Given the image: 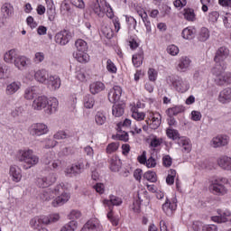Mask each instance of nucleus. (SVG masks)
Masks as SVG:
<instances>
[{"mask_svg": "<svg viewBox=\"0 0 231 231\" xmlns=\"http://www.w3.org/2000/svg\"><path fill=\"white\" fill-rule=\"evenodd\" d=\"M35 97H37V88L30 87L25 89L24 98H26V100H33Z\"/></svg>", "mask_w": 231, "mask_h": 231, "instance_id": "c9c22d12", "label": "nucleus"}, {"mask_svg": "<svg viewBox=\"0 0 231 231\" xmlns=\"http://www.w3.org/2000/svg\"><path fill=\"white\" fill-rule=\"evenodd\" d=\"M102 3H105L106 6V16L109 19H113L115 14H113V9L109 5L106 4L105 0H92L89 3V10L91 14H94V15H97V17H102L104 15V9H102Z\"/></svg>", "mask_w": 231, "mask_h": 231, "instance_id": "f03ea898", "label": "nucleus"}, {"mask_svg": "<svg viewBox=\"0 0 231 231\" xmlns=\"http://www.w3.org/2000/svg\"><path fill=\"white\" fill-rule=\"evenodd\" d=\"M77 226H78L77 221L72 220L68 224H66L65 226H63L60 231H74V230H77Z\"/></svg>", "mask_w": 231, "mask_h": 231, "instance_id": "de8ad7c7", "label": "nucleus"}, {"mask_svg": "<svg viewBox=\"0 0 231 231\" xmlns=\"http://www.w3.org/2000/svg\"><path fill=\"white\" fill-rule=\"evenodd\" d=\"M57 109H59V100L56 97L47 98L45 113L52 115V113H56Z\"/></svg>", "mask_w": 231, "mask_h": 231, "instance_id": "ddd939ff", "label": "nucleus"}, {"mask_svg": "<svg viewBox=\"0 0 231 231\" xmlns=\"http://www.w3.org/2000/svg\"><path fill=\"white\" fill-rule=\"evenodd\" d=\"M48 125L42 123L32 124L29 128V133L32 136H42L48 133Z\"/></svg>", "mask_w": 231, "mask_h": 231, "instance_id": "423d86ee", "label": "nucleus"}, {"mask_svg": "<svg viewBox=\"0 0 231 231\" xmlns=\"http://www.w3.org/2000/svg\"><path fill=\"white\" fill-rule=\"evenodd\" d=\"M148 77H149V80H151V82L156 81V79L158 78V71H156V69H149Z\"/></svg>", "mask_w": 231, "mask_h": 231, "instance_id": "052dcab7", "label": "nucleus"}, {"mask_svg": "<svg viewBox=\"0 0 231 231\" xmlns=\"http://www.w3.org/2000/svg\"><path fill=\"white\" fill-rule=\"evenodd\" d=\"M86 230L100 231L102 230V226L100 225V222L98 221V219L92 218L88 220L81 229V231H86Z\"/></svg>", "mask_w": 231, "mask_h": 231, "instance_id": "4468645a", "label": "nucleus"}, {"mask_svg": "<svg viewBox=\"0 0 231 231\" xmlns=\"http://www.w3.org/2000/svg\"><path fill=\"white\" fill-rule=\"evenodd\" d=\"M230 211H225L223 214H220V216L212 217L211 219L215 223H226V221H228L226 217H230Z\"/></svg>", "mask_w": 231, "mask_h": 231, "instance_id": "72a5a7b5", "label": "nucleus"}, {"mask_svg": "<svg viewBox=\"0 0 231 231\" xmlns=\"http://www.w3.org/2000/svg\"><path fill=\"white\" fill-rule=\"evenodd\" d=\"M176 203V199H173L172 201L166 199L165 203L162 204V210L169 217H172L174 212H176V209L178 208Z\"/></svg>", "mask_w": 231, "mask_h": 231, "instance_id": "6e6552de", "label": "nucleus"}, {"mask_svg": "<svg viewBox=\"0 0 231 231\" xmlns=\"http://www.w3.org/2000/svg\"><path fill=\"white\" fill-rule=\"evenodd\" d=\"M30 62V60L24 56H17V58L14 60V66L18 69H23L28 66V63Z\"/></svg>", "mask_w": 231, "mask_h": 231, "instance_id": "a878e982", "label": "nucleus"}, {"mask_svg": "<svg viewBox=\"0 0 231 231\" xmlns=\"http://www.w3.org/2000/svg\"><path fill=\"white\" fill-rule=\"evenodd\" d=\"M104 205L108 207L109 210L113 212V207H120V205H122V199H120L119 197L111 195L109 197V199L104 200Z\"/></svg>", "mask_w": 231, "mask_h": 231, "instance_id": "f3484780", "label": "nucleus"}, {"mask_svg": "<svg viewBox=\"0 0 231 231\" xmlns=\"http://www.w3.org/2000/svg\"><path fill=\"white\" fill-rule=\"evenodd\" d=\"M37 185H38V187H41L42 189H46L47 187H50V184L48 183V180L46 179V177L38 178Z\"/></svg>", "mask_w": 231, "mask_h": 231, "instance_id": "4d7b16f0", "label": "nucleus"}, {"mask_svg": "<svg viewBox=\"0 0 231 231\" xmlns=\"http://www.w3.org/2000/svg\"><path fill=\"white\" fill-rule=\"evenodd\" d=\"M138 15L143 20L144 26L146 28V33L150 34L152 32V29L151 28V22L149 21V16L147 15V13L143 10L137 11Z\"/></svg>", "mask_w": 231, "mask_h": 231, "instance_id": "5701e85b", "label": "nucleus"}, {"mask_svg": "<svg viewBox=\"0 0 231 231\" xmlns=\"http://www.w3.org/2000/svg\"><path fill=\"white\" fill-rule=\"evenodd\" d=\"M18 89H21V82L14 81L6 86L5 94L6 95H15Z\"/></svg>", "mask_w": 231, "mask_h": 231, "instance_id": "bb28decb", "label": "nucleus"}, {"mask_svg": "<svg viewBox=\"0 0 231 231\" xmlns=\"http://www.w3.org/2000/svg\"><path fill=\"white\" fill-rule=\"evenodd\" d=\"M223 180L220 179H215L211 180V184L209 186V190L213 194H217L218 196H223L226 194V188L221 183Z\"/></svg>", "mask_w": 231, "mask_h": 231, "instance_id": "39448f33", "label": "nucleus"}, {"mask_svg": "<svg viewBox=\"0 0 231 231\" xmlns=\"http://www.w3.org/2000/svg\"><path fill=\"white\" fill-rule=\"evenodd\" d=\"M190 68V59L187 56L181 57L179 60L178 70L185 73Z\"/></svg>", "mask_w": 231, "mask_h": 231, "instance_id": "4be33fe9", "label": "nucleus"}, {"mask_svg": "<svg viewBox=\"0 0 231 231\" xmlns=\"http://www.w3.org/2000/svg\"><path fill=\"white\" fill-rule=\"evenodd\" d=\"M184 18L187 21H194V19H196V14H194V9H184V13H183Z\"/></svg>", "mask_w": 231, "mask_h": 231, "instance_id": "09e8293b", "label": "nucleus"}, {"mask_svg": "<svg viewBox=\"0 0 231 231\" xmlns=\"http://www.w3.org/2000/svg\"><path fill=\"white\" fill-rule=\"evenodd\" d=\"M181 35L183 39H187V40L194 39V35H196V29L192 27H187L183 29Z\"/></svg>", "mask_w": 231, "mask_h": 231, "instance_id": "e433bc0d", "label": "nucleus"}, {"mask_svg": "<svg viewBox=\"0 0 231 231\" xmlns=\"http://www.w3.org/2000/svg\"><path fill=\"white\" fill-rule=\"evenodd\" d=\"M84 172V162L79 161L78 162L72 164V167L66 170L67 174H72V176H78V174H82Z\"/></svg>", "mask_w": 231, "mask_h": 231, "instance_id": "9b49d317", "label": "nucleus"}, {"mask_svg": "<svg viewBox=\"0 0 231 231\" xmlns=\"http://www.w3.org/2000/svg\"><path fill=\"white\" fill-rule=\"evenodd\" d=\"M82 217V213L79 210H72L69 215V219H79Z\"/></svg>", "mask_w": 231, "mask_h": 231, "instance_id": "338daca9", "label": "nucleus"}, {"mask_svg": "<svg viewBox=\"0 0 231 231\" xmlns=\"http://www.w3.org/2000/svg\"><path fill=\"white\" fill-rule=\"evenodd\" d=\"M125 109V104H116L113 106L112 109V114L114 115V116H122V115H124V111Z\"/></svg>", "mask_w": 231, "mask_h": 231, "instance_id": "4c0bfd02", "label": "nucleus"}, {"mask_svg": "<svg viewBox=\"0 0 231 231\" xmlns=\"http://www.w3.org/2000/svg\"><path fill=\"white\" fill-rule=\"evenodd\" d=\"M89 88H90V93H92V95H97V93H100V91H104V89L106 88V86L104 85V83L97 81L90 84Z\"/></svg>", "mask_w": 231, "mask_h": 231, "instance_id": "c756f323", "label": "nucleus"}, {"mask_svg": "<svg viewBox=\"0 0 231 231\" xmlns=\"http://www.w3.org/2000/svg\"><path fill=\"white\" fill-rule=\"evenodd\" d=\"M18 56L19 55H17V52L15 51V50H11L5 54L4 60L8 64H14L15 59H17Z\"/></svg>", "mask_w": 231, "mask_h": 231, "instance_id": "c85d7f7f", "label": "nucleus"}, {"mask_svg": "<svg viewBox=\"0 0 231 231\" xmlns=\"http://www.w3.org/2000/svg\"><path fill=\"white\" fill-rule=\"evenodd\" d=\"M109 163H110V170L113 172H118L120 169H122V161L116 155H114L111 157Z\"/></svg>", "mask_w": 231, "mask_h": 231, "instance_id": "aec40b11", "label": "nucleus"}, {"mask_svg": "<svg viewBox=\"0 0 231 231\" xmlns=\"http://www.w3.org/2000/svg\"><path fill=\"white\" fill-rule=\"evenodd\" d=\"M18 162H23L26 163L23 165L25 170L32 169L33 165H37L39 163V157L33 154V151L27 150V151H20L18 155Z\"/></svg>", "mask_w": 231, "mask_h": 231, "instance_id": "20e7f679", "label": "nucleus"}, {"mask_svg": "<svg viewBox=\"0 0 231 231\" xmlns=\"http://www.w3.org/2000/svg\"><path fill=\"white\" fill-rule=\"evenodd\" d=\"M143 178L144 180H147V181H151L152 183H156L157 181V178H156V172L154 171H146L144 174H143Z\"/></svg>", "mask_w": 231, "mask_h": 231, "instance_id": "8fccbe9b", "label": "nucleus"}, {"mask_svg": "<svg viewBox=\"0 0 231 231\" xmlns=\"http://www.w3.org/2000/svg\"><path fill=\"white\" fill-rule=\"evenodd\" d=\"M230 55V51L226 47H220L214 57V61L216 62V66L221 67L223 66V62Z\"/></svg>", "mask_w": 231, "mask_h": 231, "instance_id": "0eeeda50", "label": "nucleus"}, {"mask_svg": "<svg viewBox=\"0 0 231 231\" xmlns=\"http://www.w3.org/2000/svg\"><path fill=\"white\" fill-rule=\"evenodd\" d=\"M52 192H54V196H58L52 201V207H62V205L68 203V201H69V199L71 198L69 193H68L64 189L63 184L57 185Z\"/></svg>", "mask_w": 231, "mask_h": 231, "instance_id": "7ed1b4c3", "label": "nucleus"}, {"mask_svg": "<svg viewBox=\"0 0 231 231\" xmlns=\"http://www.w3.org/2000/svg\"><path fill=\"white\" fill-rule=\"evenodd\" d=\"M47 85L51 91H55L60 88V78L59 76H51L47 79Z\"/></svg>", "mask_w": 231, "mask_h": 231, "instance_id": "a211bd4d", "label": "nucleus"}, {"mask_svg": "<svg viewBox=\"0 0 231 231\" xmlns=\"http://www.w3.org/2000/svg\"><path fill=\"white\" fill-rule=\"evenodd\" d=\"M60 219L59 214H53L49 217L43 216V225H50L51 223H57Z\"/></svg>", "mask_w": 231, "mask_h": 231, "instance_id": "a19ab883", "label": "nucleus"}, {"mask_svg": "<svg viewBox=\"0 0 231 231\" xmlns=\"http://www.w3.org/2000/svg\"><path fill=\"white\" fill-rule=\"evenodd\" d=\"M210 38V31H208V28L202 27L198 35V40L200 41V42H205L206 41H208Z\"/></svg>", "mask_w": 231, "mask_h": 231, "instance_id": "2f4dec72", "label": "nucleus"}, {"mask_svg": "<svg viewBox=\"0 0 231 231\" xmlns=\"http://www.w3.org/2000/svg\"><path fill=\"white\" fill-rule=\"evenodd\" d=\"M131 126V120L130 119H125L123 123L117 124V131H122L125 127Z\"/></svg>", "mask_w": 231, "mask_h": 231, "instance_id": "0e129e2a", "label": "nucleus"}, {"mask_svg": "<svg viewBox=\"0 0 231 231\" xmlns=\"http://www.w3.org/2000/svg\"><path fill=\"white\" fill-rule=\"evenodd\" d=\"M132 62L135 68H140L143 63V51H139L138 53L133 55Z\"/></svg>", "mask_w": 231, "mask_h": 231, "instance_id": "cd10ccee", "label": "nucleus"}, {"mask_svg": "<svg viewBox=\"0 0 231 231\" xmlns=\"http://www.w3.org/2000/svg\"><path fill=\"white\" fill-rule=\"evenodd\" d=\"M10 174L13 177V180L18 183V181H21V178H23V175H21V169L11 166L10 167Z\"/></svg>", "mask_w": 231, "mask_h": 231, "instance_id": "473e14b6", "label": "nucleus"}, {"mask_svg": "<svg viewBox=\"0 0 231 231\" xmlns=\"http://www.w3.org/2000/svg\"><path fill=\"white\" fill-rule=\"evenodd\" d=\"M34 79L38 82H41L42 84H44L46 80H48V71L46 69H41L35 72Z\"/></svg>", "mask_w": 231, "mask_h": 231, "instance_id": "7c9ffc66", "label": "nucleus"}, {"mask_svg": "<svg viewBox=\"0 0 231 231\" xmlns=\"http://www.w3.org/2000/svg\"><path fill=\"white\" fill-rule=\"evenodd\" d=\"M70 10H71V7L69 6V4L66 1L62 2L60 5L61 14H63V15H66V14H68V12H69Z\"/></svg>", "mask_w": 231, "mask_h": 231, "instance_id": "e2e57ef3", "label": "nucleus"}, {"mask_svg": "<svg viewBox=\"0 0 231 231\" xmlns=\"http://www.w3.org/2000/svg\"><path fill=\"white\" fill-rule=\"evenodd\" d=\"M122 97V88L119 86H115L108 93V100L112 104H116L120 97Z\"/></svg>", "mask_w": 231, "mask_h": 231, "instance_id": "f8f14e48", "label": "nucleus"}, {"mask_svg": "<svg viewBox=\"0 0 231 231\" xmlns=\"http://www.w3.org/2000/svg\"><path fill=\"white\" fill-rule=\"evenodd\" d=\"M75 46L79 52L88 51V42L86 41L79 39L75 42Z\"/></svg>", "mask_w": 231, "mask_h": 231, "instance_id": "ea45409f", "label": "nucleus"}, {"mask_svg": "<svg viewBox=\"0 0 231 231\" xmlns=\"http://www.w3.org/2000/svg\"><path fill=\"white\" fill-rule=\"evenodd\" d=\"M95 120L97 125H104L107 118L106 117V114H104V112H97L95 116Z\"/></svg>", "mask_w": 231, "mask_h": 231, "instance_id": "c03bdc74", "label": "nucleus"}, {"mask_svg": "<svg viewBox=\"0 0 231 231\" xmlns=\"http://www.w3.org/2000/svg\"><path fill=\"white\" fill-rule=\"evenodd\" d=\"M71 39V32L69 31H61L55 35V42L60 46H66Z\"/></svg>", "mask_w": 231, "mask_h": 231, "instance_id": "1a4fd4ad", "label": "nucleus"}, {"mask_svg": "<svg viewBox=\"0 0 231 231\" xmlns=\"http://www.w3.org/2000/svg\"><path fill=\"white\" fill-rule=\"evenodd\" d=\"M218 102H221V104L231 102V88H226L220 91L218 95Z\"/></svg>", "mask_w": 231, "mask_h": 231, "instance_id": "6ab92c4d", "label": "nucleus"}, {"mask_svg": "<svg viewBox=\"0 0 231 231\" xmlns=\"http://www.w3.org/2000/svg\"><path fill=\"white\" fill-rule=\"evenodd\" d=\"M55 158V154L51 152H47L43 158H42V162L44 165H51V163L53 162V159Z\"/></svg>", "mask_w": 231, "mask_h": 231, "instance_id": "3c124183", "label": "nucleus"}, {"mask_svg": "<svg viewBox=\"0 0 231 231\" xmlns=\"http://www.w3.org/2000/svg\"><path fill=\"white\" fill-rule=\"evenodd\" d=\"M177 143L182 147L183 152H190L192 151V143H190V139L187 137L179 138Z\"/></svg>", "mask_w": 231, "mask_h": 231, "instance_id": "412c9836", "label": "nucleus"}, {"mask_svg": "<svg viewBox=\"0 0 231 231\" xmlns=\"http://www.w3.org/2000/svg\"><path fill=\"white\" fill-rule=\"evenodd\" d=\"M223 71H225V68H223V66H215L213 69V75L216 77L215 84H217V86H226Z\"/></svg>", "mask_w": 231, "mask_h": 231, "instance_id": "9d476101", "label": "nucleus"}, {"mask_svg": "<svg viewBox=\"0 0 231 231\" xmlns=\"http://www.w3.org/2000/svg\"><path fill=\"white\" fill-rule=\"evenodd\" d=\"M183 111H185L183 106H177L172 108H169L168 116H176L177 115H180V113H183Z\"/></svg>", "mask_w": 231, "mask_h": 231, "instance_id": "79ce46f5", "label": "nucleus"}, {"mask_svg": "<svg viewBox=\"0 0 231 231\" xmlns=\"http://www.w3.org/2000/svg\"><path fill=\"white\" fill-rule=\"evenodd\" d=\"M167 52L174 57L180 53V49L176 45H170L167 47Z\"/></svg>", "mask_w": 231, "mask_h": 231, "instance_id": "bf43d9fd", "label": "nucleus"}, {"mask_svg": "<svg viewBox=\"0 0 231 231\" xmlns=\"http://www.w3.org/2000/svg\"><path fill=\"white\" fill-rule=\"evenodd\" d=\"M106 69L110 73H116V66H115V63H113V61H111V60H107V61H106Z\"/></svg>", "mask_w": 231, "mask_h": 231, "instance_id": "69168bd1", "label": "nucleus"}, {"mask_svg": "<svg viewBox=\"0 0 231 231\" xmlns=\"http://www.w3.org/2000/svg\"><path fill=\"white\" fill-rule=\"evenodd\" d=\"M147 125H149L150 129H158L162 124V116L159 114L156 116L152 117V119L146 120Z\"/></svg>", "mask_w": 231, "mask_h": 231, "instance_id": "393cba45", "label": "nucleus"}, {"mask_svg": "<svg viewBox=\"0 0 231 231\" xmlns=\"http://www.w3.org/2000/svg\"><path fill=\"white\" fill-rule=\"evenodd\" d=\"M166 134L169 138H171V140H180V133H178L175 129L168 128L166 131Z\"/></svg>", "mask_w": 231, "mask_h": 231, "instance_id": "603ef678", "label": "nucleus"}, {"mask_svg": "<svg viewBox=\"0 0 231 231\" xmlns=\"http://www.w3.org/2000/svg\"><path fill=\"white\" fill-rule=\"evenodd\" d=\"M53 194H55V192H53V189H47L46 191H43L40 194V199H42V201H50L51 198H54Z\"/></svg>", "mask_w": 231, "mask_h": 231, "instance_id": "37998d69", "label": "nucleus"}, {"mask_svg": "<svg viewBox=\"0 0 231 231\" xmlns=\"http://www.w3.org/2000/svg\"><path fill=\"white\" fill-rule=\"evenodd\" d=\"M46 104H48V97L45 96H40L33 100L32 109L42 111V109H46Z\"/></svg>", "mask_w": 231, "mask_h": 231, "instance_id": "2eb2a0df", "label": "nucleus"}, {"mask_svg": "<svg viewBox=\"0 0 231 231\" xmlns=\"http://www.w3.org/2000/svg\"><path fill=\"white\" fill-rule=\"evenodd\" d=\"M2 13L5 17H10L14 14V7L10 4H5L2 6Z\"/></svg>", "mask_w": 231, "mask_h": 231, "instance_id": "49530a36", "label": "nucleus"}, {"mask_svg": "<svg viewBox=\"0 0 231 231\" xmlns=\"http://www.w3.org/2000/svg\"><path fill=\"white\" fill-rule=\"evenodd\" d=\"M95 106V98L92 96L87 95L84 97V106L87 109H91Z\"/></svg>", "mask_w": 231, "mask_h": 231, "instance_id": "a18cd8bd", "label": "nucleus"}, {"mask_svg": "<svg viewBox=\"0 0 231 231\" xmlns=\"http://www.w3.org/2000/svg\"><path fill=\"white\" fill-rule=\"evenodd\" d=\"M76 79L80 82H86L89 79V72L86 69H80L76 71Z\"/></svg>", "mask_w": 231, "mask_h": 231, "instance_id": "f704fd0d", "label": "nucleus"}, {"mask_svg": "<svg viewBox=\"0 0 231 231\" xmlns=\"http://www.w3.org/2000/svg\"><path fill=\"white\" fill-rule=\"evenodd\" d=\"M118 147H120V144L118 143H111L106 147V152L107 154H111L118 150Z\"/></svg>", "mask_w": 231, "mask_h": 231, "instance_id": "13d9d810", "label": "nucleus"}, {"mask_svg": "<svg viewBox=\"0 0 231 231\" xmlns=\"http://www.w3.org/2000/svg\"><path fill=\"white\" fill-rule=\"evenodd\" d=\"M217 19H219V13L217 11H213L208 14V21L210 23H217Z\"/></svg>", "mask_w": 231, "mask_h": 231, "instance_id": "680f3d73", "label": "nucleus"}, {"mask_svg": "<svg viewBox=\"0 0 231 231\" xmlns=\"http://www.w3.org/2000/svg\"><path fill=\"white\" fill-rule=\"evenodd\" d=\"M211 145L215 149L217 147H225V145H228V136L217 135V137H214L211 141Z\"/></svg>", "mask_w": 231, "mask_h": 231, "instance_id": "dca6fc26", "label": "nucleus"}, {"mask_svg": "<svg viewBox=\"0 0 231 231\" xmlns=\"http://www.w3.org/2000/svg\"><path fill=\"white\" fill-rule=\"evenodd\" d=\"M222 76L224 77L226 86H228V84H231V73L230 72L222 71Z\"/></svg>", "mask_w": 231, "mask_h": 231, "instance_id": "774afa93", "label": "nucleus"}, {"mask_svg": "<svg viewBox=\"0 0 231 231\" xmlns=\"http://www.w3.org/2000/svg\"><path fill=\"white\" fill-rule=\"evenodd\" d=\"M217 164L225 171H231V158L228 156H222L218 158Z\"/></svg>", "mask_w": 231, "mask_h": 231, "instance_id": "b1692460", "label": "nucleus"}, {"mask_svg": "<svg viewBox=\"0 0 231 231\" xmlns=\"http://www.w3.org/2000/svg\"><path fill=\"white\" fill-rule=\"evenodd\" d=\"M116 134L117 140H121L122 142H127L129 140V134L125 130L117 131Z\"/></svg>", "mask_w": 231, "mask_h": 231, "instance_id": "6e6d98bb", "label": "nucleus"}, {"mask_svg": "<svg viewBox=\"0 0 231 231\" xmlns=\"http://www.w3.org/2000/svg\"><path fill=\"white\" fill-rule=\"evenodd\" d=\"M44 216L36 217L32 218L30 222V225L32 228H41L42 225H44Z\"/></svg>", "mask_w": 231, "mask_h": 231, "instance_id": "58836bf2", "label": "nucleus"}, {"mask_svg": "<svg viewBox=\"0 0 231 231\" xmlns=\"http://www.w3.org/2000/svg\"><path fill=\"white\" fill-rule=\"evenodd\" d=\"M162 143H163V140L162 138L153 137L151 140L150 147H152V149H156V147H160Z\"/></svg>", "mask_w": 231, "mask_h": 231, "instance_id": "864d4df0", "label": "nucleus"}, {"mask_svg": "<svg viewBox=\"0 0 231 231\" xmlns=\"http://www.w3.org/2000/svg\"><path fill=\"white\" fill-rule=\"evenodd\" d=\"M73 55L75 59H77L78 62H86L88 59V56L86 52H79Z\"/></svg>", "mask_w": 231, "mask_h": 231, "instance_id": "5fc2aeb1", "label": "nucleus"}, {"mask_svg": "<svg viewBox=\"0 0 231 231\" xmlns=\"http://www.w3.org/2000/svg\"><path fill=\"white\" fill-rule=\"evenodd\" d=\"M166 82L170 87L178 91V93H187V91H189V82H187V79L179 76H168L166 78Z\"/></svg>", "mask_w": 231, "mask_h": 231, "instance_id": "f257e3e1", "label": "nucleus"}]
</instances>
